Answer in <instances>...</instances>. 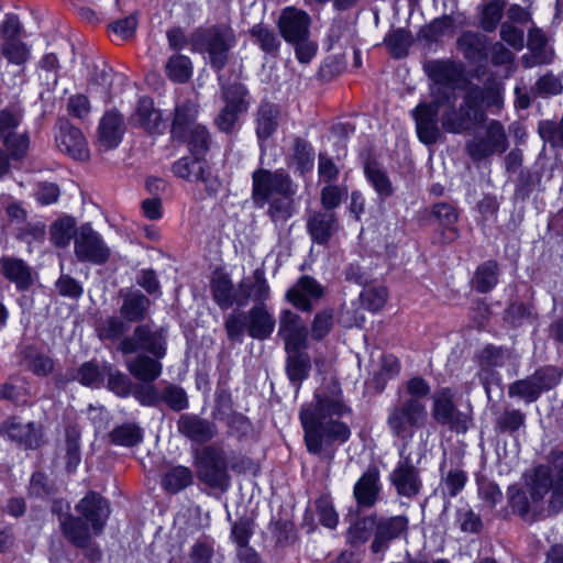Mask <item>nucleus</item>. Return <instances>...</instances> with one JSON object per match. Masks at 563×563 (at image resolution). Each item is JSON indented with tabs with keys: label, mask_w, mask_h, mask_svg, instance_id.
Wrapping results in <instances>:
<instances>
[{
	"label": "nucleus",
	"mask_w": 563,
	"mask_h": 563,
	"mask_svg": "<svg viewBox=\"0 0 563 563\" xmlns=\"http://www.w3.org/2000/svg\"><path fill=\"white\" fill-rule=\"evenodd\" d=\"M23 115L24 110L20 103H12L0 110V139L14 133Z\"/></svg>",
	"instance_id": "53"
},
{
	"label": "nucleus",
	"mask_w": 563,
	"mask_h": 563,
	"mask_svg": "<svg viewBox=\"0 0 563 563\" xmlns=\"http://www.w3.org/2000/svg\"><path fill=\"white\" fill-rule=\"evenodd\" d=\"M198 478L212 488L227 489L230 484L228 460L222 449L209 445L195 451Z\"/></svg>",
	"instance_id": "7"
},
{
	"label": "nucleus",
	"mask_w": 563,
	"mask_h": 563,
	"mask_svg": "<svg viewBox=\"0 0 563 563\" xmlns=\"http://www.w3.org/2000/svg\"><path fill=\"white\" fill-rule=\"evenodd\" d=\"M509 146L504 125L497 120H490L484 134H476L466 142L465 150L474 162L483 161L494 154H503Z\"/></svg>",
	"instance_id": "11"
},
{
	"label": "nucleus",
	"mask_w": 563,
	"mask_h": 563,
	"mask_svg": "<svg viewBox=\"0 0 563 563\" xmlns=\"http://www.w3.org/2000/svg\"><path fill=\"white\" fill-rule=\"evenodd\" d=\"M199 157L200 156H195V158L183 157L178 159L173 165V172L180 178L188 181H202L206 184L207 188L216 190L209 179V175H207L205 164L199 161Z\"/></svg>",
	"instance_id": "36"
},
{
	"label": "nucleus",
	"mask_w": 563,
	"mask_h": 563,
	"mask_svg": "<svg viewBox=\"0 0 563 563\" xmlns=\"http://www.w3.org/2000/svg\"><path fill=\"white\" fill-rule=\"evenodd\" d=\"M56 129V146L62 153L78 161H84L89 157L87 141L79 129L75 128L66 120H59Z\"/></svg>",
	"instance_id": "16"
},
{
	"label": "nucleus",
	"mask_w": 563,
	"mask_h": 563,
	"mask_svg": "<svg viewBox=\"0 0 563 563\" xmlns=\"http://www.w3.org/2000/svg\"><path fill=\"white\" fill-rule=\"evenodd\" d=\"M110 437L112 442L115 444L133 446L141 442L142 432L135 424L128 423L115 428L111 432Z\"/></svg>",
	"instance_id": "61"
},
{
	"label": "nucleus",
	"mask_w": 563,
	"mask_h": 563,
	"mask_svg": "<svg viewBox=\"0 0 563 563\" xmlns=\"http://www.w3.org/2000/svg\"><path fill=\"white\" fill-rule=\"evenodd\" d=\"M431 387L422 377L415 376L406 382L404 391H399L398 397L408 401L426 404L424 398L429 396Z\"/></svg>",
	"instance_id": "54"
},
{
	"label": "nucleus",
	"mask_w": 563,
	"mask_h": 563,
	"mask_svg": "<svg viewBox=\"0 0 563 563\" xmlns=\"http://www.w3.org/2000/svg\"><path fill=\"white\" fill-rule=\"evenodd\" d=\"M183 140L188 143L189 151L195 156H202L209 148L210 135L206 126L198 124L192 125L186 137Z\"/></svg>",
	"instance_id": "55"
},
{
	"label": "nucleus",
	"mask_w": 563,
	"mask_h": 563,
	"mask_svg": "<svg viewBox=\"0 0 563 563\" xmlns=\"http://www.w3.org/2000/svg\"><path fill=\"white\" fill-rule=\"evenodd\" d=\"M506 0H490L482 9L479 25L485 32H494L503 19Z\"/></svg>",
	"instance_id": "48"
},
{
	"label": "nucleus",
	"mask_w": 563,
	"mask_h": 563,
	"mask_svg": "<svg viewBox=\"0 0 563 563\" xmlns=\"http://www.w3.org/2000/svg\"><path fill=\"white\" fill-rule=\"evenodd\" d=\"M307 229L316 243L324 244L339 230V221L333 211H313L307 220Z\"/></svg>",
	"instance_id": "27"
},
{
	"label": "nucleus",
	"mask_w": 563,
	"mask_h": 563,
	"mask_svg": "<svg viewBox=\"0 0 563 563\" xmlns=\"http://www.w3.org/2000/svg\"><path fill=\"white\" fill-rule=\"evenodd\" d=\"M427 70L434 82L431 88L432 98H434V90L441 88H450L455 91L452 85L459 80L461 71L454 64L443 60L430 62Z\"/></svg>",
	"instance_id": "34"
},
{
	"label": "nucleus",
	"mask_w": 563,
	"mask_h": 563,
	"mask_svg": "<svg viewBox=\"0 0 563 563\" xmlns=\"http://www.w3.org/2000/svg\"><path fill=\"white\" fill-rule=\"evenodd\" d=\"M294 195L283 194L268 200L269 208L267 213L274 223L284 224L291 218L295 211Z\"/></svg>",
	"instance_id": "43"
},
{
	"label": "nucleus",
	"mask_w": 563,
	"mask_h": 563,
	"mask_svg": "<svg viewBox=\"0 0 563 563\" xmlns=\"http://www.w3.org/2000/svg\"><path fill=\"white\" fill-rule=\"evenodd\" d=\"M271 297V288L262 269H255L249 277L243 278L238 286L239 307H244L250 300L255 305H264Z\"/></svg>",
	"instance_id": "20"
},
{
	"label": "nucleus",
	"mask_w": 563,
	"mask_h": 563,
	"mask_svg": "<svg viewBox=\"0 0 563 563\" xmlns=\"http://www.w3.org/2000/svg\"><path fill=\"white\" fill-rule=\"evenodd\" d=\"M79 516L60 519V528L66 539L78 548H89L91 538L100 536L110 516V505L98 493L87 494L76 505Z\"/></svg>",
	"instance_id": "2"
},
{
	"label": "nucleus",
	"mask_w": 563,
	"mask_h": 563,
	"mask_svg": "<svg viewBox=\"0 0 563 563\" xmlns=\"http://www.w3.org/2000/svg\"><path fill=\"white\" fill-rule=\"evenodd\" d=\"M431 214L438 221L440 230L437 234V241L442 244H450L459 238V230L455 227L457 212L449 203L440 202L432 207Z\"/></svg>",
	"instance_id": "29"
},
{
	"label": "nucleus",
	"mask_w": 563,
	"mask_h": 563,
	"mask_svg": "<svg viewBox=\"0 0 563 563\" xmlns=\"http://www.w3.org/2000/svg\"><path fill=\"white\" fill-rule=\"evenodd\" d=\"M408 518L406 516L377 517L376 532L371 549L374 553L384 552L389 543L407 531Z\"/></svg>",
	"instance_id": "19"
},
{
	"label": "nucleus",
	"mask_w": 563,
	"mask_h": 563,
	"mask_svg": "<svg viewBox=\"0 0 563 563\" xmlns=\"http://www.w3.org/2000/svg\"><path fill=\"white\" fill-rule=\"evenodd\" d=\"M311 19L307 12L292 7L284 9L278 26L286 42H298L310 35Z\"/></svg>",
	"instance_id": "17"
},
{
	"label": "nucleus",
	"mask_w": 563,
	"mask_h": 563,
	"mask_svg": "<svg viewBox=\"0 0 563 563\" xmlns=\"http://www.w3.org/2000/svg\"><path fill=\"white\" fill-rule=\"evenodd\" d=\"M130 330V323L120 317H108L97 327V334L103 341H121Z\"/></svg>",
	"instance_id": "42"
},
{
	"label": "nucleus",
	"mask_w": 563,
	"mask_h": 563,
	"mask_svg": "<svg viewBox=\"0 0 563 563\" xmlns=\"http://www.w3.org/2000/svg\"><path fill=\"white\" fill-rule=\"evenodd\" d=\"M19 364L37 376L52 373L54 363L52 358L34 346H24L18 353Z\"/></svg>",
	"instance_id": "35"
},
{
	"label": "nucleus",
	"mask_w": 563,
	"mask_h": 563,
	"mask_svg": "<svg viewBox=\"0 0 563 563\" xmlns=\"http://www.w3.org/2000/svg\"><path fill=\"white\" fill-rule=\"evenodd\" d=\"M508 395L521 398L528 404L534 402L541 396L530 376L512 383L508 388Z\"/></svg>",
	"instance_id": "59"
},
{
	"label": "nucleus",
	"mask_w": 563,
	"mask_h": 563,
	"mask_svg": "<svg viewBox=\"0 0 563 563\" xmlns=\"http://www.w3.org/2000/svg\"><path fill=\"white\" fill-rule=\"evenodd\" d=\"M550 489H552L550 505L558 511L563 508V468L537 467L530 488L532 500H541Z\"/></svg>",
	"instance_id": "14"
},
{
	"label": "nucleus",
	"mask_w": 563,
	"mask_h": 563,
	"mask_svg": "<svg viewBox=\"0 0 563 563\" xmlns=\"http://www.w3.org/2000/svg\"><path fill=\"white\" fill-rule=\"evenodd\" d=\"M431 415L433 420L456 433H465L472 426L470 412L461 411L455 404V393L443 387L435 390L431 397Z\"/></svg>",
	"instance_id": "8"
},
{
	"label": "nucleus",
	"mask_w": 563,
	"mask_h": 563,
	"mask_svg": "<svg viewBox=\"0 0 563 563\" xmlns=\"http://www.w3.org/2000/svg\"><path fill=\"white\" fill-rule=\"evenodd\" d=\"M235 43L234 31L227 24L199 29L190 36L191 49L207 53L211 66L217 70H221L225 66L229 52Z\"/></svg>",
	"instance_id": "3"
},
{
	"label": "nucleus",
	"mask_w": 563,
	"mask_h": 563,
	"mask_svg": "<svg viewBox=\"0 0 563 563\" xmlns=\"http://www.w3.org/2000/svg\"><path fill=\"white\" fill-rule=\"evenodd\" d=\"M125 125L122 115L114 111H107L100 119L97 135L98 145L106 150L115 148L122 141Z\"/></svg>",
	"instance_id": "22"
},
{
	"label": "nucleus",
	"mask_w": 563,
	"mask_h": 563,
	"mask_svg": "<svg viewBox=\"0 0 563 563\" xmlns=\"http://www.w3.org/2000/svg\"><path fill=\"white\" fill-rule=\"evenodd\" d=\"M0 271L2 275L14 283L20 290L27 289L32 284L30 268L22 260L2 257L0 260Z\"/></svg>",
	"instance_id": "38"
},
{
	"label": "nucleus",
	"mask_w": 563,
	"mask_h": 563,
	"mask_svg": "<svg viewBox=\"0 0 563 563\" xmlns=\"http://www.w3.org/2000/svg\"><path fill=\"white\" fill-rule=\"evenodd\" d=\"M198 107L192 101L178 103L175 108V115L172 123V134L175 139H185L192 125H198L196 118Z\"/></svg>",
	"instance_id": "37"
},
{
	"label": "nucleus",
	"mask_w": 563,
	"mask_h": 563,
	"mask_svg": "<svg viewBox=\"0 0 563 563\" xmlns=\"http://www.w3.org/2000/svg\"><path fill=\"white\" fill-rule=\"evenodd\" d=\"M322 295L323 289L314 278L302 276L288 289L286 298L296 308L310 311L312 301L320 299Z\"/></svg>",
	"instance_id": "21"
},
{
	"label": "nucleus",
	"mask_w": 563,
	"mask_h": 563,
	"mask_svg": "<svg viewBox=\"0 0 563 563\" xmlns=\"http://www.w3.org/2000/svg\"><path fill=\"white\" fill-rule=\"evenodd\" d=\"M166 75L175 82H186L192 75V65L185 55H174L166 64Z\"/></svg>",
	"instance_id": "52"
},
{
	"label": "nucleus",
	"mask_w": 563,
	"mask_h": 563,
	"mask_svg": "<svg viewBox=\"0 0 563 563\" xmlns=\"http://www.w3.org/2000/svg\"><path fill=\"white\" fill-rule=\"evenodd\" d=\"M456 91L450 88L434 90V98L430 102L419 103L412 111L416 132L420 142L426 145L434 144L440 134L439 111L444 106L452 107L456 103Z\"/></svg>",
	"instance_id": "4"
},
{
	"label": "nucleus",
	"mask_w": 563,
	"mask_h": 563,
	"mask_svg": "<svg viewBox=\"0 0 563 563\" xmlns=\"http://www.w3.org/2000/svg\"><path fill=\"white\" fill-rule=\"evenodd\" d=\"M376 532V515L358 519L347 530V538L352 544H361L369 540Z\"/></svg>",
	"instance_id": "49"
},
{
	"label": "nucleus",
	"mask_w": 563,
	"mask_h": 563,
	"mask_svg": "<svg viewBox=\"0 0 563 563\" xmlns=\"http://www.w3.org/2000/svg\"><path fill=\"white\" fill-rule=\"evenodd\" d=\"M22 25L14 14L0 23V54L9 64L23 66L31 57V47L21 38Z\"/></svg>",
	"instance_id": "12"
},
{
	"label": "nucleus",
	"mask_w": 563,
	"mask_h": 563,
	"mask_svg": "<svg viewBox=\"0 0 563 563\" xmlns=\"http://www.w3.org/2000/svg\"><path fill=\"white\" fill-rule=\"evenodd\" d=\"M278 334L285 342L286 351L303 350L307 346V327L301 318L290 310L282 312Z\"/></svg>",
	"instance_id": "18"
},
{
	"label": "nucleus",
	"mask_w": 563,
	"mask_h": 563,
	"mask_svg": "<svg viewBox=\"0 0 563 563\" xmlns=\"http://www.w3.org/2000/svg\"><path fill=\"white\" fill-rule=\"evenodd\" d=\"M74 252L79 262L96 265L106 263L110 256V249L89 223H85L77 229Z\"/></svg>",
	"instance_id": "13"
},
{
	"label": "nucleus",
	"mask_w": 563,
	"mask_h": 563,
	"mask_svg": "<svg viewBox=\"0 0 563 563\" xmlns=\"http://www.w3.org/2000/svg\"><path fill=\"white\" fill-rule=\"evenodd\" d=\"M478 93L477 91H467L459 109H455V103L452 107H443L445 111L442 113L441 124L444 131L460 134L485 122V110L477 108Z\"/></svg>",
	"instance_id": "6"
},
{
	"label": "nucleus",
	"mask_w": 563,
	"mask_h": 563,
	"mask_svg": "<svg viewBox=\"0 0 563 563\" xmlns=\"http://www.w3.org/2000/svg\"><path fill=\"white\" fill-rule=\"evenodd\" d=\"M498 264L495 261H487L478 266L475 277L474 287L479 292L490 291L498 283Z\"/></svg>",
	"instance_id": "46"
},
{
	"label": "nucleus",
	"mask_w": 563,
	"mask_h": 563,
	"mask_svg": "<svg viewBox=\"0 0 563 563\" xmlns=\"http://www.w3.org/2000/svg\"><path fill=\"white\" fill-rule=\"evenodd\" d=\"M384 41L395 57L404 56L411 43L409 33L402 29L390 31Z\"/></svg>",
	"instance_id": "62"
},
{
	"label": "nucleus",
	"mask_w": 563,
	"mask_h": 563,
	"mask_svg": "<svg viewBox=\"0 0 563 563\" xmlns=\"http://www.w3.org/2000/svg\"><path fill=\"white\" fill-rule=\"evenodd\" d=\"M428 410L426 404L408 401L398 397L387 416V426L391 434L400 440H410L416 430L426 426Z\"/></svg>",
	"instance_id": "5"
},
{
	"label": "nucleus",
	"mask_w": 563,
	"mask_h": 563,
	"mask_svg": "<svg viewBox=\"0 0 563 563\" xmlns=\"http://www.w3.org/2000/svg\"><path fill=\"white\" fill-rule=\"evenodd\" d=\"M123 298L120 313L123 319L130 322L143 321L147 314L151 301L141 291H120Z\"/></svg>",
	"instance_id": "32"
},
{
	"label": "nucleus",
	"mask_w": 563,
	"mask_h": 563,
	"mask_svg": "<svg viewBox=\"0 0 563 563\" xmlns=\"http://www.w3.org/2000/svg\"><path fill=\"white\" fill-rule=\"evenodd\" d=\"M360 297L366 309L377 311L386 303L388 291L384 286H371L365 287Z\"/></svg>",
	"instance_id": "60"
},
{
	"label": "nucleus",
	"mask_w": 563,
	"mask_h": 563,
	"mask_svg": "<svg viewBox=\"0 0 563 563\" xmlns=\"http://www.w3.org/2000/svg\"><path fill=\"white\" fill-rule=\"evenodd\" d=\"M161 401H164L174 411H181L188 407L186 391L175 385L166 386L161 391Z\"/></svg>",
	"instance_id": "63"
},
{
	"label": "nucleus",
	"mask_w": 563,
	"mask_h": 563,
	"mask_svg": "<svg viewBox=\"0 0 563 563\" xmlns=\"http://www.w3.org/2000/svg\"><path fill=\"white\" fill-rule=\"evenodd\" d=\"M194 481L192 472L189 467L177 465L169 468L162 478V487L172 494H176L190 486Z\"/></svg>",
	"instance_id": "40"
},
{
	"label": "nucleus",
	"mask_w": 563,
	"mask_h": 563,
	"mask_svg": "<svg viewBox=\"0 0 563 563\" xmlns=\"http://www.w3.org/2000/svg\"><path fill=\"white\" fill-rule=\"evenodd\" d=\"M246 331L257 340L267 339L274 331L275 318L265 305H254L245 314Z\"/></svg>",
	"instance_id": "26"
},
{
	"label": "nucleus",
	"mask_w": 563,
	"mask_h": 563,
	"mask_svg": "<svg viewBox=\"0 0 563 563\" xmlns=\"http://www.w3.org/2000/svg\"><path fill=\"white\" fill-rule=\"evenodd\" d=\"M131 123L148 133H159L164 126L159 110L154 108L153 101L148 98L139 100Z\"/></svg>",
	"instance_id": "31"
},
{
	"label": "nucleus",
	"mask_w": 563,
	"mask_h": 563,
	"mask_svg": "<svg viewBox=\"0 0 563 563\" xmlns=\"http://www.w3.org/2000/svg\"><path fill=\"white\" fill-rule=\"evenodd\" d=\"M179 433L197 443H206L217 434L214 423L196 415H181L177 421Z\"/></svg>",
	"instance_id": "25"
},
{
	"label": "nucleus",
	"mask_w": 563,
	"mask_h": 563,
	"mask_svg": "<svg viewBox=\"0 0 563 563\" xmlns=\"http://www.w3.org/2000/svg\"><path fill=\"white\" fill-rule=\"evenodd\" d=\"M562 375L563 371L561 368L549 365L538 368L530 377L541 395L558 386L562 379Z\"/></svg>",
	"instance_id": "51"
},
{
	"label": "nucleus",
	"mask_w": 563,
	"mask_h": 563,
	"mask_svg": "<svg viewBox=\"0 0 563 563\" xmlns=\"http://www.w3.org/2000/svg\"><path fill=\"white\" fill-rule=\"evenodd\" d=\"M251 35L265 53L276 54L278 52L280 42L274 31L257 24L251 29Z\"/></svg>",
	"instance_id": "58"
},
{
	"label": "nucleus",
	"mask_w": 563,
	"mask_h": 563,
	"mask_svg": "<svg viewBox=\"0 0 563 563\" xmlns=\"http://www.w3.org/2000/svg\"><path fill=\"white\" fill-rule=\"evenodd\" d=\"M283 194H296V186L283 170L256 169L252 175V199L262 208L269 199Z\"/></svg>",
	"instance_id": "9"
},
{
	"label": "nucleus",
	"mask_w": 563,
	"mask_h": 563,
	"mask_svg": "<svg viewBox=\"0 0 563 563\" xmlns=\"http://www.w3.org/2000/svg\"><path fill=\"white\" fill-rule=\"evenodd\" d=\"M456 44L457 49L471 62L479 60L486 46L485 36L471 31L464 32Z\"/></svg>",
	"instance_id": "41"
},
{
	"label": "nucleus",
	"mask_w": 563,
	"mask_h": 563,
	"mask_svg": "<svg viewBox=\"0 0 563 563\" xmlns=\"http://www.w3.org/2000/svg\"><path fill=\"white\" fill-rule=\"evenodd\" d=\"M365 175L382 199L393 194V185L385 172L375 165H367L365 167Z\"/></svg>",
	"instance_id": "57"
},
{
	"label": "nucleus",
	"mask_w": 563,
	"mask_h": 563,
	"mask_svg": "<svg viewBox=\"0 0 563 563\" xmlns=\"http://www.w3.org/2000/svg\"><path fill=\"white\" fill-rule=\"evenodd\" d=\"M212 298L221 309H229L233 305L239 307L238 289L227 275H218L211 282Z\"/></svg>",
	"instance_id": "39"
},
{
	"label": "nucleus",
	"mask_w": 563,
	"mask_h": 563,
	"mask_svg": "<svg viewBox=\"0 0 563 563\" xmlns=\"http://www.w3.org/2000/svg\"><path fill=\"white\" fill-rule=\"evenodd\" d=\"M519 355L512 350L488 345L479 354L482 367H501L507 362L517 361Z\"/></svg>",
	"instance_id": "45"
},
{
	"label": "nucleus",
	"mask_w": 563,
	"mask_h": 563,
	"mask_svg": "<svg viewBox=\"0 0 563 563\" xmlns=\"http://www.w3.org/2000/svg\"><path fill=\"white\" fill-rule=\"evenodd\" d=\"M282 118L278 104L262 101L255 114V131L261 145L277 130Z\"/></svg>",
	"instance_id": "28"
},
{
	"label": "nucleus",
	"mask_w": 563,
	"mask_h": 563,
	"mask_svg": "<svg viewBox=\"0 0 563 563\" xmlns=\"http://www.w3.org/2000/svg\"><path fill=\"white\" fill-rule=\"evenodd\" d=\"M222 95L225 106L216 119L217 126L222 132H231L240 113L247 110L249 103L245 101L247 95L246 88L242 84H232L222 87Z\"/></svg>",
	"instance_id": "15"
},
{
	"label": "nucleus",
	"mask_w": 563,
	"mask_h": 563,
	"mask_svg": "<svg viewBox=\"0 0 563 563\" xmlns=\"http://www.w3.org/2000/svg\"><path fill=\"white\" fill-rule=\"evenodd\" d=\"M103 372L108 376V388L120 397H126L131 393V379L110 364H103Z\"/></svg>",
	"instance_id": "56"
},
{
	"label": "nucleus",
	"mask_w": 563,
	"mask_h": 563,
	"mask_svg": "<svg viewBox=\"0 0 563 563\" xmlns=\"http://www.w3.org/2000/svg\"><path fill=\"white\" fill-rule=\"evenodd\" d=\"M76 222L70 217H64L55 221L51 227V241L58 247H65L70 240H75Z\"/></svg>",
	"instance_id": "50"
},
{
	"label": "nucleus",
	"mask_w": 563,
	"mask_h": 563,
	"mask_svg": "<svg viewBox=\"0 0 563 563\" xmlns=\"http://www.w3.org/2000/svg\"><path fill=\"white\" fill-rule=\"evenodd\" d=\"M118 351L122 354H133L144 351L155 358L166 355V331L154 329L150 324L136 325L132 335H128L118 343Z\"/></svg>",
	"instance_id": "10"
},
{
	"label": "nucleus",
	"mask_w": 563,
	"mask_h": 563,
	"mask_svg": "<svg viewBox=\"0 0 563 563\" xmlns=\"http://www.w3.org/2000/svg\"><path fill=\"white\" fill-rule=\"evenodd\" d=\"M159 360L150 354H139L126 363V368L137 380L152 383L162 374L163 366Z\"/></svg>",
	"instance_id": "33"
},
{
	"label": "nucleus",
	"mask_w": 563,
	"mask_h": 563,
	"mask_svg": "<svg viewBox=\"0 0 563 563\" xmlns=\"http://www.w3.org/2000/svg\"><path fill=\"white\" fill-rule=\"evenodd\" d=\"M350 412L336 383L318 390L313 401L302 407L299 413L308 452L331 463L336 445L345 443L351 437L349 426L340 420Z\"/></svg>",
	"instance_id": "1"
},
{
	"label": "nucleus",
	"mask_w": 563,
	"mask_h": 563,
	"mask_svg": "<svg viewBox=\"0 0 563 563\" xmlns=\"http://www.w3.org/2000/svg\"><path fill=\"white\" fill-rule=\"evenodd\" d=\"M3 430L8 437L24 449H37L41 445V433L35 423H22L15 418L3 423Z\"/></svg>",
	"instance_id": "30"
},
{
	"label": "nucleus",
	"mask_w": 563,
	"mask_h": 563,
	"mask_svg": "<svg viewBox=\"0 0 563 563\" xmlns=\"http://www.w3.org/2000/svg\"><path fill=\"white\" fill-rule=\"evenodd\" d=\"M379 472L376 467H369L355 483L353 495L361 508H372L380 494Z\"/></svg>",
	"instance_id": "24"
},
{
	"label": "nucleus",
	"mask_w": 563,
	"mask_h": 563,
	"mask_svg": "<svg viewBox=\"0 0 563 563\" xmlns=\"http://www.w3.org/2000/svg\"><path fill=\"white\" fill-rule=\"evenodd\" d=\"M526 415L519 409L505 410L496 421V428L501 432H515L525 426Z\"/></svg>",
	"instance_id": "64"
},
{
	"label": "nucleus",
	"mask_w": 563,
	"mask_h": 563,
	"mask_svg": "<svg viewBox=\"0 0 563 563\" xmlns=\"http://www.w3.org/2000/svg\"><path fill=\"white\" fill-rule=\"evenodd\" d=\"M389 477L399 495L412 498L419 494L422 485L419 472L408 459L399 462Z\"/></svg>",
	"instance_id": "23"
},
{
	"label": "nucleus",
	"mask_w": 563,
	"mask_h": 563,
	"mask_svg": "<svg viewBox=\"0 0 563 563\" xmlns=\"http://www.w3.org/2000/svg\"><path fill=\"white\" fill-rule=\"evenodd\" d=\"M445 460L440 465V472L442 474L441 485L443 492L450 497H455L465 486L467 476L466 473L460 468H451L445 471Z\"/></svg>",
	"instance_id": "47"
},
{
	"label": "nucleus",
	"mask_w": 563,
	"mask_h": 563,
	"mask_svg": "<svg viewBox=\"0 0 563 563\" xmlns=\"http://www.w3.org/2000/svg\"><path fill=\"white\" fill-rule=\"evenodd\" d=\"M287 374L289 379L297 384L300 383L308 376L310 369V358L307 353L301 350L287 351Z\"/></svg>",
	"instance_id": "44"
}]
</instances>
